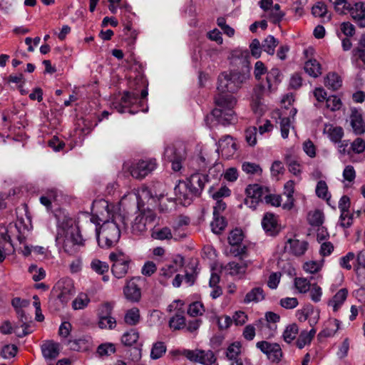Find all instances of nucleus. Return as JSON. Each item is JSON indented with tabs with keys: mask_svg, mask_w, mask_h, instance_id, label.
Wrapping results in <instances>:
<instances>
[{
	"mask_svg": "<svg viewBox=\"0 0 365 365\" xmlns=\"http://www.w3.org/2000/svg\"><path fill=\"white\" fill-rule=\"evenodd\" d=\"M316 194L320 198L327 200H329L330 195L328 192V187L325 181L319 180L317 182L316 187Z\"/></svg>",
	"mask_w": 365,
	"mask_h": 365,
	"instance_id": "4d7b16f0",
	"label": "nucleus"
},
{
	"mask_svg": "<svg viewBox=\"0 0 365 365\" xmlns=\"http://www.w3.org/2000/svg\"><path fill=\"white\" fill-rule=\"evenodd\" d=\"M76 125L83 133H88L96 123L91 119V115H76Z\"/></svg>",
	"mask_w": 365,
	"mask_h": 365,
	"instance_id": "b1692460",
	"label": "nucleus"
},
{
	"mask_svg": "<svg viewBox=\"0 0 365 365\" xmlns=\"http://www.w3.org/2000/svg\"><path fill=\"white\" fill-rule=\"evenodd\" d=\"M266 78L269 91L273 92L282 81V73L278 68H273L267 73Z\"/></svg>",
	"mask_w": 365,
	"mask_h": 365,
	"instance_id": "5701e85b",
	"label": "nucleus"
},
{
	"mask_svg": "<svg viewBox=\"0 0 365 365\" xmlns=\"http://www.w3.org/2000/svg\"><path fill=\"white\" fill-rule=\"evenodd\" d=\"M183 355L191 361L198 362L204 365H212L217 359L214 353L210 350L187 349L184 350Z\"/></svg>",
	"mask_w": 365,
	"mask_h": 365,
	"instance_id": "9d476101",
	"label": "nucleus"
},
{
	"mask_svg": "<svg viewBox=\"0 0 365 365\" xmlns=\"http://www.w3.org/2000/svg\"><path fill=\"white\" fill-rule=\"evenodd\" d=\"M279 120L281 135L284 139H286L289 136V130L294 129V115L284 117L279 115Z\"/></svg>",
	"mask_w": 365,
	"mask_h": 365,
	"instance_id": "bb28decb",
	"label": "nucleus"
},
{
	"mask_svg": "<svg viewBox=\"0 0 365 365\" xmlns=\"http://www.w3.org/2000/svg\"><path fill=\"white\" fill-rule=\"evenodd\" d=\"M294 96L291 93L284 96L280 101L279 114H296L297 108L294 106Z\"/></svg>",
	"mask_w": 365,
	"mask_h": 365,
	"instance_id": "393cba45",
	"label": "nucleus"
},
{
	"mask_svg": "<svg viewBox=\"0 0 365 365\" xmlns=\"http://www.w3.org/2000/svg\"><path fill=\"white\" fill-rule=\"evenodd\" d=\"M138 332L136 330L132 329L123 334L121 338V341L125 346H132L138 341Z\"/></svg>",
	"mask_w": 365,
	"mask_h": 365,
	"instance_id": "de8ad7c7",
	"label": "nucleus"
},
{
	"mask_svg": "<svg viewBox=\"0 0 365 365\" xmlns=\"http://www.w3.org/2000/svg\"><path fill=\"white\" fill-rule=\"evenodd\" d=\"M169 326L174 330L183 329L186 326L183 312L178 311L176 314L170 318L169 321Z\"/></svg>",
	"mask_w": 365,
	"mask_h": 365,
	"instance_id": "e433bc0d",
	"label": "nucleus"
},
{
	"mask_svg": "<svg viewBox=\"0 0 365 365\" xmlns=\"http://www.w3.org/2000/svg\"><path fill=\"white\" fill-rule=\"evenodd\" d=\"M29 272L32 274V279L38 282L46 277V272L43 268H38L36 265L32 264L29 268Z\"/></svg>",
	"mask_w": 365,
	"mask_h": 365,
	"instance_id": "e2e57ef3",
	"label": "nucleus"
},
{
	"mask_svg": "<svg viewBox=\"0 0 365 365\" xmlns=\"http://www.w3.org/2000/svg\"><path fill=\"white\" fill-rule=\"evenodd\" d=\"M312 14L315 17H319L323 22L329 21L331 19V16L327 14V5L322 2H317L312 6Z\"/></svg>",
	"mask_w": 365,
	"mask_h": 365,
	"instance_id": "473e14b6",
	"label": "nucleus"
},
{
	"mask_svg": "<svg viewBox=\"0 0 365 365\" xmlns=\"http://www.w3.org/2000/svg\"><path fill=\"white\" fill-rule=\"evenodd\" d=\"M205 309L204 305L200 302H195L189 305L187 309V314L190 317H197L201 316L205 312Z\"/></svg>",
	"mask_w": 365,
	"mask_h": 365,
	"instance_id": "603ef678",
	"label": "nucleus"
},
{
	"mask_svg": "<svg viewBox=\"0 0 365 365\" xmlns=\"http://www.w3.org/2000/svg\"><path fill=\"white\" fill-rule=\"evenodd\" d=\"M322 267V263L317 261H308L303 264L304 270L310 274L317 273Z\"/></svg>",
	"mask_w": 365,
	"mask_h": 365,
	"instance_id": "052dcab7",
	"label": "nucleus"
},
{
	"mask_svg": "<svg viewBox=\"0 0 365 365\" xmlns=\"http://www.w3.org/2000/svg\"><path fill=\"white\" fill-rule=\"evenodd\" d=\"M109 259L113 262L111 267L113 276L118 279L124 277L128 272L130 259L121 252H111Z\"/></svg>",
	"mask_w": 365,
	"mask_h": 365,
	"instance_id": "0eeeda50",
	"label": "nucleus"
},
{
	"mask_svg": "<svg viewBox=\"0 0 365 365\" xmlns=\"http://www.w3.org/2000/svg\"><path fill=\"white\" fill-rule=\"evenodd\" d=\"M339 326L340 322L338 319H330L327 322L325 327L322 331L320 334L325 337L332 336L339 330Z\"/></svg>",
	"mask_w": 365,
	"mask_h": 365,
	"instance_id": "4c0bfd02",
	"label": "nucleus"
},
{
	"mask_svg": "<svg viewBox=\"0 0 365 365\" xmlns=\"http://www.w3.org/2000/svg\"><path fill=\"white\" fill-rule=\"evenodd\" d=\"M241 352V344L240 342H234L231 344L227 349L226 356L230 360L238 359L237 356Z\"/></svg>",
	"mask_w": 365,
	"mask_h": 365,
	"instance_id": "5fc2aeb1",
	"label": "nucleus"
},
{
	"mask_svg": "<svg viewBox=\"0 0 365 365\" xmlns=\"http://www.w3.org/2000/svg\"><path fill=\"white\" fill-rule=\"evenodd\" d=\"M115 351V348L113 344L106 343L98 346L97 353L101 356H109Z\"/></svg>",
	"mask_w": 365,
	"mask_h": 365,
	"instance_id": "338daca9",
	"label": "nucleus"
},
{
	"mask_svg": "<svg viewBox=\"0 0 365 365\" xmlns=\"http://www.w3.org/2000/svg\"><path fill=\"white\" fill-rule=\"evenodd\" d=\"M215 108L212 114L215 111L227 114L233 110L237 105V99L231 94L219 93L215 97Z\"/></svg>",
	"mask_w": 365,
	"mask_h": 365,
	"instance_id": "9b49d317",
	"label": "nucleus"
},
{
	"mask_svg": "<svg viewBox=\"0 0 365 365\" xmlns=\"http://www.w3.org/2000/svg\"><path fill=\"white\" fill-rule=\"evenodd\" d=\"M257 129L255 126L249 127L245 130V138L247 144L250 146H255L257 144Z\"/></svg>",
	"mask_w": 365,
	"mask_h": 365,
	"instance_id": "13d9d810",
	"label": "nucleus"
},
{
	"mask_svg": "<svg viewBox=\"0 0 365 365\" xmlns=\"http://www.w3.org/2000/svg\"><path fill=\"white\" fill-rule=\"evenodd\" d=\"M262 88H257L254 91L251 108L255 114H262L267 111V106L264 104L262 98Z\"/></svg>",
	"mask_w": 365,
	"mask_h": 365,
	"instance_id": "a211bd4d",
	"label": "nucleus"
},
{
	"mask_svg": "<svg viewBox=\"0 0 365 365\" xmlns=\"http://www.w3.org/2000/svg\"><path fill=\"white\" fill-rule=\"evenodd\" d=\"M174 192L177 199L183 205H190L192 198L196 197L187 180L179 181L174 188Z\"/></svg>",
	"mask_w": 365,
	"mask_h": 365,
	"instance_id": "f8f14e48",
	"label": "nucleus"
},
{
	"mask_svg": "<svg viewBox=\"0 0 365 365\" xmlns=\"http://www.w3.org/2000/svg\"><path fill=\"white\" fill-rule=\"evenodd\" d=\"M324 85L328 88L336 91L341 86V79L336 73H331L325 78Z\"/></svg>",
	"mask_w": 365,
	"mask_h": 365,
	"instance_id": "58836bf2",
	"label": "nucleus"
},
{
	"mask_svg": "<svg viewBox=\"0 0 365 365\" xmlns=\"http://www.w3.org/2000/svg\"><path fill=\"white\" fill-rule=\"evenodd\" d=\"M304 71L309 76L317 78L322 74V66L316 59H309L304 64Z\"/></svg>",
	"mask_w": 365,
	"mask_h": 365,
	"instance_id": "c756f323",
	"label": "nucleus"
},
{
	"mask_svg": "<svg viewBox=\"0 0 365 365\" xmlns=\"http://www.w3.org/2000/svg\"><path fill=\"white\" fill-rule=\"evenodd\" d=\"M155 158H145L135 160L129 167L131 176L138 180H142L151 173L157 168Z\"/></svg>",
	"mask_w": 365,
	"mask_h": 365,
	"instance_id": "20e7f679",
	"label": "nucleus"
},
{
	"mask_svg": "<svg viewBox=\"0 0 365 365\" xmlns=\"http://www.w3.org/2000/svg\"><path fill=\"white\" fill-rule=\"evenodd\" d=\"M308 222L314 227H319L324 222V214L319 210H315L308 214Z\"/></svg>",
	"mask_w": 365,
	"mask_h": 365,
	"instance_id": "37998d69",
	"label": "nucleus"
},
{
	"mask_svg": "<svg viewBox=\"0 0 365 365\" xmlns=\"http://www.w3.org/2000/svg\"><path fill=\"white\" fill-rule=\"evenodd\" d=\"M308 242L297 239H289L284 246V250L294 256L303 255L308 249Z\"/></svg>",
	"mask_w": 365,
	"mask_h": 365,
	"instance_id": "2eb2a0df",
	"label": "nucleus"
},
{
	"mask_svg": "<svg viewBox=\"0 0 365 365\" xmlns=\"http://www.w3.org/2000/svg\"><path fill=\"white\" fill-rule=\"evenodd\" d=\"M91 268L97 274L103 275L102 279L103 282H108L109 277L105 274L109 270V265L107 262H102L98 259H93L91 262Z\"/></svg>",
	"mask_w": 365,
	"mask_h": 365,
	"instance_id": "a878e982",
	"label": "nucleus"
},
{
	"mask_svg": "<svg viewBox=\"0 0 365 365\" xmlns=\"http://www.w3.org/2000/svg\"><path fill=\"white\" fill-rule=\"evenodd\" d=\"M90 302L88 296L85 293H80L73 301L72 307L74 309H82L88 306Z\"/></svg>",
	"mask_w": 365,
	"mask_h": 365,
	"instance_id": "49530a36",
	"label": "nucleus"
},
{
	"mask_svg": "<svg viewBox=\"0 0 365 365\" xmlns=\"http://www.w3.org/2000/svg\"><path fill=\"white\" fill-rule=\"evenodd\" d=\"M237 150V145L234 138L230 135H226L218 142L217 152H221L222 155L228 159L232 157Z\"/></svg>",
	"mask_w": 365,
	"mask_h": 365,
	"instance_id": "4468645a",
	"label": "nucleus"
},
{
	"mask_svg": "<svg viewBox=\"0 0 365 365\" xmlns=\"http://www.w3.org/2000/svg\"><path fill=\"white\" fill-rule=\"evenodd\" d=\"M294 286L299 293H307L311 288L310 281L304 277H296Z\"/></svg>",
	"mask_w": 365,
	"mask_h": 365,
	"instance_id": "8fccbe9b",
	"label": "nucleus"
},
{
	"mask_svg": "<svg viewBox=\"0 0 365 365\" xmlns=\"http://www.w3.org/2000/svg\"><path fill=\"white\" fill-rule=\"evenodd\" d=\"M155 213L151 210L140 212L132 222L131 232L135 235L143 234L147 230V225L153 222Z\"/></svg>",
	"mask_w": 365,
	"mask_h": 365,
	"instance_id": "1a4fd4ad",
	"label": "nucleus"
},
{
	"mask_svg": "<svg viewBox=\"0 0 365 365\" xmlns=\"http://www.w3.org/2000/svg\"><path fill=\"white\" fill-rule=\"evenodd\" d=\"M113 303L105 302L100 305L98 309V317L112 316Z\"/></svg>",
	"mask_w": 365,
	"mask_h": 365,
	"instance_id": "69168bd1",
	"label": "nucleus"
},
{
	"mask_svg": "<svg viewBox=\"0 0 365 365\" xmlns=\"http://www.w3.org/2000/svg\"><path fill=\"white\" fill-rule=\"evenodd\" d=\"M350 125L356 135L365 133V119L362 115H350Z\"/></svg>",
	"mask_w": 365,
	"mask_h": 365,
	"instance_id": "2f4dec72",
	"label": "nucleus"
},
{
	"mask_svg": "<svg viewBox=\"0 0 365 365\" xmlns=\"http://www.w3.org/2000/svg\"><path fill=\"white\" fill-rule=\"evenodd\" d=\"M53 292L62 304H67L75 292L72 280L69 278L61 279L53 287Z\"/></svg>",
	"mask_w": 365,
	"mask_h": 365,
	"instance_id": "6e6552de",
	"label": "nucleus"
},
{
	"mask_svg": "<svg viewBox=\"0 0 365 365\" xmlns=\"http://www.w3.org/2000/svg\"><path fill=\"white\" fill-rule=\"evenodd\" d=\"M351 63L356 68L365 69V49H353Z\"/></svg>",
	"mask_w": 365,
	"mask_h": 365,
	"instance_id": "7c9ffc66",
	"label": "nucleus"
},
{
	"mask_svg": "<svg viewBox=\"0 0 365 365\" xmlns=\"http://www.w3.org/2000/svg\"><path fill=\"white\" fill-rule=\"evenodd\" d=\"M164 155L172 163V169L175 172L179 171L186 158L185 147L182 143L168 145L165 148Z\"/></svg>",
	"mask_w": 365,
	"mask_h": 365,
	"instance_id": "39448f33",
	"label": "nucleus"
},
{
	"mask_svg": "<svg viewBox=\"0 0 365 365\" xmlns=\"http://www.w3.org/2000/svg\"><path fill=\"white\" fill-rule=\"evenodd\" d=\"M325 104L327 109L331 112L339 110L342 106L341 99L336 96H331L328 97Z\"/></svg>",
	"mask_w": 365,
	"mask_h": 365,
	"instance_id": "3c124183",
	"label": "nucleus"
},
{
	"mask_svg": "<svg viewBox=\"0 0 365 365\" xmlns=\"http://www.w3.org/2000/svg\"><path fill=\"white\" fill-rule=\"evenodd\" d=\"M250 78L249 72L230 71L222 73L218 78L217 91L220 93H235Z\"/></svg>",
	"mask_w": 365,
	"mask_h": 365,
	"instance_id": "f03ea898",
	"label": "nucleus"
},
{
	"mask_svg": "<svg viewBox=\"0 0 365 365\" xmlns=\"http://www.w3.org/2000/svg\"><path fill=\"white\" fill-rule=\"evenodd\" d=\"M262 225L264 230L271 236H274L280 231V226L278 224L277 217L273 213L267 212L262 220Z\"/></svg>",
	"mask_w": 365,
	"mask_h": 365,
	"instance_id": "dca6fc26",
	"label": "nucleus"
},
{
	"mask_svg": "<svg viewBox=\"0 0 365 365\" xmlns=\"http://www.w3.org/2000/svg\"><path fill=\"white\" fill-rule=\"evenodd\" d=\"M353 216L354 214H351L349 211L341 212L339 220V225L344 229L351 227L353 224Z\"/></svg>",
	"mask_w": 365,
	"mask_h": 365,
	"instance_id": "0e129e2a",
	"label": "nucleus"
},
{
	"mask_svg": "<svg viewBox=\"0 0 365 365\" xmlns=\"http://www.w3.org/2000/svg\"><path fill=\"white\" fill-rule=\"evenodd\" d=\"M267 15L274 24H277L282 20L284 13L280 10L279 4H276L270 7Z\"/></svg>",
	"mask_w": 365,
	"mask_h": 365,
	"instance_id": "79ce46f5",
	"label": "nucleus"
},
{
	"mask_svg": "<svg viewBox=\"0 0 365 365\" xmlns=\"http://www.w3.org/2000/svg\"><path fill=\"white\" fill-rule=\"evenodd\" d=\"M227 226V222L221 215L213 216L211 227L213 232L220 234Z\"/></svg>",
	"mask_w": 365,
	"mask_h": 365,
	"instance_id": "09e8293b",
	"label": "nucleus"
},
{
	"mask_svg": "<svg viewBox=\"0 0 365 365\" xmlns=\"http://www.w3.org/2000/svg\"><path fill=\"white\" fill-rule=\"evenodd\" d=\"M269 192V189L259 184L247 185L245 193V204L252 210H255L259 202L264 199V196Z\"/></svg>",
	"mask_w": 365,
	"mask_h": 365,
	"instance_id": "423d86ee",
	"label": "nucleus"
},
{
	"mask_svg": "<svg viewBox=\"0 0 365 365\" xmlns=\"http://www.w3.org/2000/svg\"><path fill=\"white\" fill-rule=\"evenodd\" d=\"M123 292L127 299L134 302H138L141 297L140 289L135 283V278L127 282V284L123 289Z\"/></svg>",
	"mask_w": 365,
	"mask_h": 365,
	"instance_id": "aec40b11",
	"label": "nucleus"
},
{
	"mask_svg": "<svg viewBox=\"0 0 365 365\" xmlns=\"http://www.w3.org/2000/svg\"><path fill=\"white\" fill-rule=\"evenodd\" d=\"M56 241L62 246L64 252L70 255L77 253L79 247L83 245V239L78 228L73 227L64 230L63 234L58 233Z\"/></svg>",
	"mask_w": 365,
	"mask_h": 365,
	"instance_id": "7ed1b4c3",
	"label": "nucleus"
},
{
	"mask_svg": "<svg viewBox=\"0 0 365 365\" xmlns=\"http://www.w3.org/2000/svg\"><path fill=\"white\" fill-rule=\"evenodd\" d=\"M352 19L360 27H365V5L364 3H356L352 7L349 8Z\"/></svg>",
	"mask_w": 365,
	"mask_h": 365,
	"instance_id": "6ab92c4d",
	"label": "nucleus"
},
{
	"mask_svg": "<svg viewBox=\"0 0 365 365\" xmlns=\"http://www.w3.org/2000/svg\"><path fill=\"white\" fill-rule=\"evenodd\" d=\"M278 43V41L273 36L269 35L262 41V47L267 54L273 55Z\"/></svg>",
	"mask_w": 365,
	"mask_h": 365,
	"instance_id": "ea45409f",
	"label": "nucleus"
},
{
	"mask_svg": "<svg viewBox=\"0 0 365 365\" xmlns=\"http://www.w3.org/2000/svg\"><path fill=\"white\" fill-rule=\"evenodd\" d=\"M32 324L33 322L31 320L29 319H26L25 321H24V324H21L22 331H19V328L16 327L14 328V332H15L19 337H24L33 331L31 329Z\"/></svg>",
	"mask_w": 365,
	"mask_h": 365,
	"instance_id": "bf43d9fd",
	"label": "nucleus"
},
{
	"mask_svg": "<svg viewBox=\"0 0 365 365\" xmlns=\"http://www.w3.org/2000/svg\"><path fill=\"white\" fill-rule=\"evenodd\" d=\"M98 327L101 329H113L116 327V320L112 317H98Z\"/></svg>",
	"mask_w": 365,
	"mask_h": 365,
	"instance_id": "864d4df0",
	"label": "nucleus"
},
{
	"mask_svg": "<svg viewBox=\"0 0 365 365\" xmlns=\"http://www.w3.org/2000/svg\"><path fill=\"white\" fill-rule=\"evenodd\" d=\"M315 330L314 329H311L309 331H302L296 341L297 346L299 349L304 348L307 344L311 343L312 339L315 335Z\"/></svg>",
	"mask_w": 365,
	"mask_h": 365,
	"instance_id": "c9c22d12",
	"label": "nucleus"
},
{
	"mask_svg": "<svg viewBox=\"0 0 365 365\" xmlns=\"http://www.w3.org/2000/svg\"><path fill=\"white\" fill-rule=\"evenodd\" d=\"M209 180L210 179L208 175H203L200 173L192 174L187 180L196 196L200 194L201 191L205 187V183L208 182Z\"/></svg>",
	"mask_w": 365,
	"mask_h": 365,
	"instance_id": "f3484780",
	"label": "nucleus"
},
{
	"mask_svg": "<svg viewBox=\"0 0 365 365\" xmlns=\"http://www.w3.org/2000/svg\"><path fill=\"white\" fill-rule=\"evenodd\" d=\"M151 237L153 239L158 240H169L171 239H174L175 240H178V237L175 236V235L173 234L170 228L168 227H164L153 230Z\"/></svg>",
	"mask_w": 365,
	"mask_h": 365,
	"instance_id": "cd10ccee",
	"label": "nucleus"
},
{
	"mask_svg": "<svg viewBox=\"0 0 365 365\" xmlns=\"http://www.w3.org/2000/svg\"><path fill=\"white\" fill-rule=\"evenodd\" d=\"M227 267L231 275L241 277L246 272L247 264L231 262L227 264Z\"/></svg>",
	"mask_w": 365,
	"mask_h": 365,
	"instance_id": "a19ab883",
	"label": "nucleus"
},
{
	"mask_svg": "<svg viewBox=\"0 0 365 365\" xmlns=\"http://www.w3.org/2000/svg\"><path fill=\"white\" fill-rule=\"evenodd\" d=\"M118 222H121L124 227L128 225V220L124 216L116 215L112 220L105 221L99 229L96 228L97 241L100 247L108 248L118 241L120 231Z\"/></svg>",
	"mask_w": 365,
	"mask_h": 365,
	"instance_id": "f257e3e1",
	"label": "nucleus"
},
{
	"mask_svg": "<svg viewBox=\"0 0 365 365\" xmlns=\"http://www.w3.org/2000/svg\"><path fill=\"white\" fill-rule=\"evenodd\" d=\"M166 351V346L163 342L158 341L152 347L150 356L153 359L160 358Z\"/></svg>",
	"mask_w": 365,
	"mask_h": 365,
	"instance_id": "6e6d98bb",
	"label": "nucleus"
},
{
	"mask_svg": "<svg viewBox=\"0 0 365 365\" xmlns=\"http://www.w3.org/2000/svg\"><path fill=\"white\" fill-rule=\"evenodd\" d=\"M125 322L129 325H135L140 320V312L138 308H132L127 311L124 318Z\"/></svg>",
	"mask_w": 365,
	"mask_h": 365,
	"instance_id": "a18cd8bd",
	"label": "nucleus"
},
{
	"mask_svg": "<svg viewBox=\"0 0 365 365\" xmlns=\"http://www.w3.org/2000/svg\"><path fill=\"white\" fill-rule=\"evenodd\" d=\"M324 132L329 135V139L334 143L340 142L344 136V130L341 127L326 125Z\"/></svg>",
	"mask_w": 365,
	"mask_h": 365,
	"instance_id": "72a5a7b5",
	"label": "nucleus"
},
{
	"mask_svg": "<svg viewBox=\"0 0 365 365\" xmlns=\"http://www.w3.org/2000/svg\"><path fill=\"white\" fill-rule=\"evenodd\" d=\"M283 195L286 197V201L282 203V207L284 210H290L294 207V199L293 194L294 192V182L293 180L287 181L284 186Z\"/></svg>",
	"mask_w": 365,
	"mask_h": 365,
	"instance_id": "4be33fe9",
	"label": "nucleus"
},
{
	"mask_svg": "<svg viewBox=\"0 0 365 365\" xmlns=\"http://www.w3.org/2000/svg\"><path fill=\"white\" fill-rule=\"evenodd\" d=\"M256 346L261 351L265 354L272 362H279L281 360L282 352L278 344H272L266 341H262L257 342Z\"/></svg>",
	"mask_w": 365,
	"mask_h": 365,
	"instance_id": "ddd939ff",
	"label": "nucleus"
},
{
	"mask_svg": "<svg viewBox=\"0 0 365 365\" xmlns=\"http://www.w3.org/2000/svg\"><path fill=\"white\" fill-rule=\"evenodd\" d=\"M41 351L46 359H55L59 354V344L52 341H47L41 345Z\"/></svg>",
	"mask_w": 365,
	"mask_h": 365,
	"instance_id": "412c9836",
	"label": "nucleus"
},
{
	"mask_svg": "<svg viewBox=\"0 0 365 365\" xmlns=\"http://www.w3.org/2000/svg\"><path fill=\"white\" fill-rule=\"evenodd\" d=\"M242 170L247 174H258L262 173L259 165L250 162H245L242 165Z\"/></svg>",
	"mask_w": 365,
	"mask_h": 365,
	"instance_id": "774afa93",
	"label": "nucleus"
},
{
	"mask_svg": "<svg viewBox=\"0 0 365 365\" xmlns=\"http://www.w3.org/2000/svg\"><path fill=\"white\" fill-rule=\"evenodd\" d=\"M299 333V328L297 324L293 323L288 325L283 333L284 340L287 343H291L295 339Z\"/></svg>",
	"mask_w": 365,
	"mask_h": 365,
	"instance_id": "c03bdc74",
	"label": "nucleus"
},
{
	"mask_svg": "<svg viewBox=\"0 0 365 365\" xmlns=\"http://www.w3.org/2000/svg\"><path fill=\"white\" fill-rule=\"evenodd\" d=\"M264 299V290L261 287H255L247 293L244 299L245 304L258 302Z\"/></svg>",
	"mask_w": 365,
	"mask_h": 365,
	"instance_id": "f704fd0d",
	"label": "nucleus"
},
{
	"mask_svg": "<svg viewBox=\"0 0 365 365\" xmlns=\"http://www.w3.org/2000/svg\"><path fill=\"white\" fill-rule=\"evenodd\" d=\"M348 291L346 289H339L333 297L332 299L330 300L329 305L333 307L334 312H337L346 299Z\"/></svg>",
	"mask_w": 365,
	"mask_h": 365,
	"instance_id": "c85d7f7f",
	"label": "nucleus"
},
{
	"mask_svg": "<svg viewBox=\"0 0 365 365\" xmlns=\"http://www.w3.org/2000/svg\"><path fill=\"white\" fill-rule=\"evenodd\" d=\"M243 240V233L241 230L235 229L232 230L228 237V242L230 245H235L242 244Z\"/></svg>",
	"mask_w": 365,
	"mask_h": 365,
	"instance_id": "680f3d73",
	"label": "nucleus"
}]
</instances>
